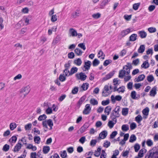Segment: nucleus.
I'll return each instance as SVG.
<instances>
[{"label":"nucleus","instance_id":"obj_1","mask_svg":"<svg viewBox=\"0 0 158 158\" xmlns=\"http://www.w3.org/2000/svg\"><path fill=\"white\" fill-rule=\"evenodd\" d=\"M145 158H158V148L154 147L146 154Z\"/></svg>","mask_w":158,"mask_h":158},{"label":"nucleus","instance_id":"obj_2","mask_svg":"<svg viewBox=\"0 0 158 158\" xmlns=\"http://www.w3.org/2000/svg\"><path fill=\"white\" fill-rule=\"evenodd\" d=\"M130 69L129 66L127 65L123 66L122 69L119 71L118 77L120 78H123L126 75H128L130 73Z\"/></svg>","mask_w":158,"mask_h":158},{"label":"nucleus","instance_id":"obj_3","mask_svg":"<svg viewBox=\"0 0 158 158\" xmlns=\"http://www.w3.org/2000/svg\"><path fill=\"white\" fill-rule=\"evenodd\" d=\"M119 111L120 107L118 106H117L114 110H113L111 114L110 117L112 120L114 121L115 119H116V118L120 116Z\"/></svg>","mask_w":158,"mask_h":158},{"label":"nucleus","instance_id":"obj_4","mask_svg":"<svg viewBox=\"0 0 158 158\" xmlns=\"http://www.w3.org/2000/svg\"><path fill=\"white\" fill-rule=\"evenodd\" d=\"M43 127L46 129H48L47 125L50 127V130L52 129V127L53 125V123L51 119H49L47 120L43 121L42 122Z\"/></svg>","mask_w":158,"mask_h":158},{"label":"nucleus","instance_id":"obj_5","mask_svg":"<svg viewBox=\"0 0 158 158\" xmlns=\"http://www.w3.org/2000/svg\"><path fill=\"white\" fill-rule=\"evenodd\" d=\"M30 91V89L28 86H26L25 87L22 88L20 92L21 94V97H22L23 95V98H25L26 96L29 93Z\"/></svg>","mask_w":158,"mask_h":158},{"label":"nucleus","instance_id":"obj_6","mask_svg":"<svg viewBox=\"0 0 158 158\" xmlns=\"http://www.w3.org/2000/svg\"><path fill=\"white\" fill-rule=\"evenodd\" d=\"M125 87L124 85H122L118 88H117L116 86L114 87V91H117L118 93H123L125 91Z\"/></svg>","mask_w":158,"mask_h":158},{"label":"nucleus","instance_id":"obj_7","mask_svg":"<svg viewBox=\"0 0 158 158\" xmlns=\"http://www.w3.org/2000/svg\"><path fill=\"white\" fill-rule=\"evenodd\" d=\"M76 77L78 79H80L82 81H85L86 78L87 76L84 73L82 72L78 73H76L75 75Z\"/></svg>","mask_w":158,"mask_h":158},{"label":"nucleus","instance_id":"obj_8","mask_svg":"<svg viewBox=\"0 0 158 158\" xmlns=\"http://www.w3.org/2000/svg\"><path fill=\"white\" fill-rule=\"evenodd\" d=\"M110 93V92L109 90V87L107 85H105L104 88L102 92V95L104 97L108 96Z\"/></svg>","mask_w":158,"mask_h":158},{"label":"nucleus","instance_id":"obj_9","mask_svg":"<svg viewBox=\"0 0 158 158\" xmlns=\"http://www.w3.org/2000/svg\"><path fill=\"white\" fill-rule=\"evenodd\" d=\"M91 110V107L90 106V105L87 104L85 106V107L83 111V114L84 115H87L89 114Z\"/></svg>","mask_w":158,"mask_h":158},{"label":"nucleus","instance_id":"obj_10","mask_svg":"<svg viewBox=\"0 0 158 158\" xmlns=\"http://www.w3.org/2000/svg\"><path fill=\"white\" fill-rule=\"evenodd\" d=\"M122 98V97L120 95H116L115 96L112 95L111 97V100L113 103L115 102L116 101H120Z\"/></svg>","mask_w":158,"mask_h":158},{"label":"nucleus","instance_id":"obj_11","mask_svg":"<svg viewBox=\"0 0 158 158\" xmlns=\"http://www.w3.org/2000/svg\"><path fill=\"white\" fill-rule=\"evenodd\" d=\"M114 74V71H112L110 72L109 73L106 74V76L103 78V80L106 81L111 78Z\"/></svg>","mask_w":158,"mask_h":158},{"label":"nucleus","instance_id":"obj_12","mask_svg":"<svg viewBox=\"0 0 158 158\" xmlns=\"http://www.w3.org/2000/svg\"><path fill=\"white\" fill-rule=\"evenodd\" d=\"M23 145L19 142H18L15 146L13 151L14 152H18L21 149Z\"/></svg>","mask_w":158,"mask_h":158},{"label":"nucleus","instance_id":"obj_13","mask_svg":"<svg viewBox=\"0 0 158 158\" xmlns=\"http://www.w3.org/2000/svg\"><path fill=\"white\" fill-rule=\"evenodd\" d=\"M157 88L154 86L151 89L149 93V95L152 97H154L157 94Z\"/></svg>","mask_w":158,"mask_h":158},{"label":"nucleus","instance_id":"obj_14","mask_svg":"<svg viewBox=\"0 0 158 158\" xmlns=\"http://www.w3.org/2000/svg\"><path fill=\"white\" fill-rule=\"evenodd\" d=\"M130 32L131 29L130 28H129L126 30L122 31L120 33V35L122 37H124Z\"/></svg>","mask_w":158,"mask_h":158},{"label":"nucleus","instance_id":"obj_15","mask_svg":"<svg viewBox=\"0 0 158 158\" xmlns=\"http://www.w3.org/2000/svg\"><path fill=\"white\" fill-rule=\"evenodd\" d=\"M91 64V62L89 60L85 62V64L84 66V70L86 71L89 69Z\"/></svg>","mask_w":158,"mask_h":158},{"label":"nucleus","instance_id":"obj_16","mask_svg":"<svg viewBox=\"0 0 158 158\" xmlns=\"http://www.w3.org/2000/svg\"><path fill=\"white\" fill-rule=\"evenodd\" d=\"M146 151L147 150L145 148H142L139 151L137 156L141 158L143 156L144 154L146 152Z\"/></svg>","mask_w":158,"mask_h":158},{"label":"nucleus","instance_id":"obj_17","mask_svg":"<svg viewBox=\"0 0 158 158\" xmlns=\"http://www.w3.org/2000/svg\"><path fill=\"white\" fill-rule=\"evenodd\" d=\"M145 77V76L144 74H141L139 75L138 77L135 78L134 80V81L135 82L140 81H143Z\"/></svg>","mask_w":158,"mask_h":158},{"label":"nucleus","instance_id":"obj_18","mask_svg":"<svg viewBox=\"0 0 158 158\" xmlns=\"http://www.w3.org/2000/svg\"><path fill=\"white\" fill-rule=\"evenodd\" d=\"M89 126L87 123H85L80 128L79 131L81 133H83L85 131Z\"/></svg>","mask_w":158,"mask_h":158},{"label":"nucleus","instance_id":"obj_19","mask_svg":"<svg viewBox=\"0 0 158 158\" xmlns=\"http://www.w3.org/2000/svg\"><path fill=\"white\" fill-rule=\"evenodd\" d=\"M85 96H83L81 97L77 103V105L79 107H80L83 103L85 100Z\"/></svg>","mask_w":158,"mask_h":158},{"label":"nucleus","instance_id":"obj_20","mask_svg":"<svg viewBox=\"0 0 158 158\" xmlns=\"http://www.w3.org/2000/svg\"><path fill=\"white\" fill-rule=\"evenodd\" d=\"M137 35L135 34H132L129 38V41H134L137 39Z\"/></svg>","mask_w":158,"mask_h":158},{"label":"nucleus","instance_id":"obj_21","mask_svg":"<svg viewBox=\"0 0 158 158\" xmlns=\"http://www.w3.org/2000/svg\"><path fill=\"white\" fill-rule=\"evenodd\" d=\"M113 84L114 86H116L117 88V86L119 85L121 83L120 80L118 78L114 79L113 80Z\"/></svg>","mask_w":158,"mask_h":158},{"label":"nucleus","instance_id":"obj_22","mask_svg":"<svg viewBox=\"0 0 158 158\" xmlns=\"http://www.w3.org/2000/svg\"><path fill=\"white\" fill-rule=\"evenodd\" d=\"M117 123V119H115L114 121H110L108 123V126L110 128H112L114 125L116 123Z\"/></svg>","mask_w":158,"mask_h":158},{"label":"nucleus","instance_id":"obj_23","mask_svg":"<svg viewBox=\"0 0 158 158\" xmlns=\"http://www.w3.org/2000/svg\"><path fill=\"white\" fill-rule=\"evenodd\" d=\"M69 33L71 34L70 36L73 37L76 36L77 35V31L73 28H70L69 31Z\"/></svg>","mask_w":158,"mask_h":158},{"label":"nucleus","instance_id":"obj_24","mask_svg":"<svg viewBox=\"0 0 158 158\" xmlns=\"http://www.w3.org/2000/svg\"><path fill=\"white\" fill-rule=\"evenodd\" d=\"M112 108L110 106H107L105 109L104 113L106 115H108L111 110Z\"/></svg>","mask_w":158,"mask_h":158},{"label":"nucleus","instance_id":"obj_25","mask_svg":"<svg viewBox=\"0 0 158 158\" xmlns=\"http://www.w3.org/2000/svg\"><path fill=\"white\" fill-rule=\"evenodd\" d=\"M107 134V133L106 131H103L99 134V137L102 139H104L106 137Z\"/></svg>","mask_w":158,"mask_h":158},{"label":"nucleus","instance_id":"obj_26","mask_svg":"<svg viewBox=\"0 0 158 158\" xmlns=\"http://www.w3.org/2000/svg\"><path fill=\"white\" fill-rule=\"evenodd\" d=\"M149 109L148 107H146L145 109H143L142 110V113L143 114L146 116L145 117V118H146L147 117V116L148 115L149 112Z\"/></svg>","mask_w":158,"mask_h":158},{"label":"nucleus","instance_id":"obj_27","mask_svg":"<svg viewBox=\"0 0 158 158\" xmlns=\"http://www.w3.org/2000/svg\"><path fill=\"white\" fill-rule=\"evenodd\" d=\"M98 57L102 59H104L105 58V54L101 50H100L97 54Z\"/></svg>","mask_w":158,"mask_h":158},{"label":"nucleus","instance_id":"obj_28","mask_svg":"<svg viewBox=\"0 0 158 158\" xmlns=\"http://www.w3.org/2000/svg\"><path fill=\"white\" fill-rule=\"evenodd\" d=\"M110 0H104L100 4V6H101L100 8L102 9L104 7L107 5L108 2H109Z\"/></svg>","mask_w":158,"mask_h":158},{"label":"nucleus","instance_id":"obj_29","mask_svg":"<svg viewBox=\"0 0 158 158\" xmlns=\"http://www.w3.org/2000/svg\"><path fill=\"white\" fill-rule=\"evenodd\" d=\"M138 34H139L140 36L142 39L145 38L147 35L146 33L144 31H139Z\"/></svg>","mask_w":158,"mask_h":158},{"label":"nucleus","instance_id":"obj_30","mask_svg":"<svg viewBox=\"0 0 158 158\" xmlns=\"http://www.w3.org/2000/svg\"><path fill=\"white\" fill-rule=\"evenodd\" d=\"M61 40V38L60 36L58 35L56 36V38L53 40L52 44L53 45H55L58 43Z\"/></svg>","mask_w":158,"mask_h":158},{"label":"nucleus","instance_id":"obj_31","mask_svg":"<svg viewBox=\"0 0 158 158\" xmlns=\"http://www.w3.org/2000/svg\"><path fill=\"white\" fill-rule=\"evenodd\" d=\"M27 149H31L33 151H36L37 149L36 147L35 146H33L31 144H29L26 147Z\"/></svg>","mask_w":158,"mask_h":158},{"label":"nucleus","instance_id":"obj_32","mask_svg":"<svg viewBox=\"0 0 158 158\" xmlns=\"http://www.w3.org/2000/svg\"><path fill=\"white\" fill-rule=\"evenodd\" d=\"M150 64L148 60L144 62L141 65V67L145 69H147L149 66Z\"/></svg>","mask_w":158,"mask_h":158},{"label":"nucleus","instance_id":"obj_33","mask_svg":"<svg viewBox=\"0 0 158 158\" xmlns=\"http://www.w3.org/2000/svg\"><path fill=\"white\" fill-rule=\"evenodd\" d=\"M50 150V148L48 146H44L43 148V152L44 154L48 153Z\"/></svg>","mask_w":158,"mask_h":158},{"label":"nucleus","instance_id":"obj_34","mask_svg":"<svg viewBox=\"0 0 158 158\" xmlns=\"http://www.w3.org/2000/svg\"><path fill=\"white\" fill-rule=\"evenodd\" d=\"M89 86V84L88 83H83L81 86V88L83 91L87 90Z\"/></svg>","mask_w":158,"mask_h":158},{"label":"nucleus","instance_id":"obj_35","mask_svg":"<svg viewBox=\"0 0 158 158\" xmlns=\"http://www.w3.org/2000/svg\"><path fill=\"white\" fill-rule=\"evenodd\" d=\"M17 138L16 136H13L10 139H9V141L11 143H15L17 140Z\"/></svg>","mask_w":158,"mask_h":158},{"label":"nucleus","instance_id":"obj_36","mask_svg":"<svg viewBox=\"0 0 158 158\" xmlns=\"http://www.w3.org/2000/svg\"><path fill=\"white\" fill-rule=\"evenodd\" d=\"M145 49V45H141L139 48L138 52L139 53H142L144 52Z\"/></svg>","mask_w":158,"mask_h":158},{"label":"nucleus","instance_id":"obj_37","mask_svg":"<svg viewBox=\"0 0 158 158\" xmlns=\"http://www.w3.org/2000/svg\"><path fill=\"white\" fill-rule=\"evenodd\" d=\"M129 109L128 108H123L122 110V114L123 116L127 115L128 113Z\"/></svg>","mask_w":158,"mask_h":158},{"label":"nucleus","instance_id":"obj_38","mask_svg":"<svg viewBox=\"0 0 158 158\" xmlns=\"http://www.w3.org/2000/svg\"><path fill=\"white\" fill-rule=\"evenodd\" d=\"M142 120L143 118L140 115H138L135 117V120L138 123H140Z\"/></svg>","mask_w":158,"mask_h":158},{"label":"nucleus","instance_id":"obj_39","mask_svg":"<svg viewBox=\"0 0 158 158\" xmlns=\"http://www.w3.org/2000/svg\"><path fill=\"white\" fill-rule=\"evenodd\" d=\"M17 126V125L15 123H11L10 124V128L11 131H13L16 128Z\"/></svg>","mask_w":158,"mask_h":158},{"label":"nucleus","instance_id":"obj_40","mask_svg":"<svg viewBox=\"0 0 158 158\" xmlns=\"http://www.w3.org/2000/svg\"><path fill=\"white\" fill-rule=\"evenodd\" d=\"M66 76L63 74H61L59 77V80L61 82H63L66 80Z\"/></svg>","mask_w":158,"mask_h":158},{"label":"nucleus","instance_id":"obj_41","mask_svg":"<svg viewBox=\"0 0 158 158\" xmlns=\"http://www.w3.org/2000/svg\"><path fill=\"white\" fill-rule=\"evenodd\" d=\"M147 79L148 82H151L154 81V78L152 75H149L147 76Z\"/></svg>","mask_w":158,"mask_h":158},{"label":"nucleus","instance_id":"obj_42","mask_svg":"<svg viewBox=\"0 0 158 158\" xmlns=\"http://www.w3.org/2000/svg\"><path fill=\"white\" fill-rule=\"evenodd\" d=\"M151 126L153 129H156L158 127V121L157 120L155 121L154 122L152 123Z\"/></svg>","mask_w":158,"mask_h":158},{"label":"nucleus","instance_id":"obj_43","mask_svg":"<svg viewBox=\"0 0 158 158\" xmlns=\"http://www.w3.org/2000/svg\"><path fill=\"white\" fill-rule=\"evenodd\" d=\"M63 74L66 77L71 76L69 70L67 69H64V70Z\"/></svg>","mask_w":158,"mask_h":158},{"label":"nucleus","instance_id":"obj_44","mask_svg":"<svg viewBox=\"0 0 158 158\" xmlns=\"http://www.w3.org/2000/svg\"><path fill=\"white\" fill-rule=\"evenodd\" d=\"M74 52L78 56H80L81 55L82 51L79 48H76L74 50Z\"/></svg>","mask_w":158,"mask_h":158},{"label":"nucleus","instance_id":"obj_45","mask_svg":"<svg viewBox=\"0 0 158 158\" xmlns=\"http://www.w3.org/2000/svg\"><path fill=\"white\" fill-rule=\"evenodd\" d=\"M41 139L39 136H35L34 138V141L35 143L39 144L40 142Z\"/></svg>","mask_w":158,"mask_h":158},{"label":"nucleus","instance_id":"obj_46","mask_svg":"<svg viewBox=\"0 0 158 158\" xmlns=\"http://www.w3.org/2000/svg\"><path fill=\"white\" fill-rule=\"evenodd\" d=\"M78 70V69L76 67H72L70 70V71L71 76L73 74L76 73Z\"/></svg>","mask_w":158,"mask_h":158},{"label":"nucleus","instance_id":"obj_47","mask_svg":"<svg viewBox=\"0 0 158 158\" xmlns=\"http://www.w3.org/2000/svg\"><path fill=\"white\" fill-rule=\"evenodd\" d=\"M90 103L93 106L97 105L98 104V101L94 98H91L90 100Z\"/></svg>","mask_w":158,"mask_h":158},{"label":"nucleus","instance_id":"obj_48","mask_svg":"<svg viewBox=\"0 0 158 158\" xmlns=\"http://www.w3.org/2000/svg\"><path fill=\"white\" fill-rule=\"evenodd\" d=\"M136 139V137L135 135H132L130 138L129 142L131 143H133Z\"/></svg>","mask_w":158,"mask_h":158},{"label":"nucleus","instance_id":"obj_49","mask_svg":"<svg viewBox=\"0 0 158 158\" xmlns=\"http://www.w3.org/2000/svg\"><path fill=\"white\" fill-rule=\"evenodd\" d=\"M129 129V126L127 124L123 125L122 126V130L124 131H126Z\"/></svg>","mask_w":158,"mask_h":158},{"label":"nucleus","instance_id":"obj_50","mask_svg":"<svg viewBox=\"0 0 158 158\" xmlns=\"http://www.w3.org/2000/svg\"><path fill=\"white\" fill-rule=\"evenodd\" d=\"M47 118V116L45 114H43V115H40L39 117L38 118V120L40 121H41L42 120L44 121V120L46 119Z\"/></svg>","mask_w":158,"mask_h":158},{"label":"nucleus","instance_id":"obj_51","mask_svg":"<svg viewBox=\"0 0 158 158\" xmlns=\"http://www.w3.org/2000/svg\"><path fill=\"white\" fill-rule=\"evenodd\" d=\"M135 151V152H138L140 148V146L138 143H136L134 146Z\"/></svg>","mask_w":158,"mask_h":158},{"label":"nucleus","instance_id":"obj_52","mask_svg":"<svg viewBox=\"0 0 158 158\" xmlns=\"http://www.w3.org/2000/svg\"><path fill=\"white\" fill-rule=\"evenodd\" d=\"M101 149L100 148H98L97 151H95L94 154V155L96 157H98L100 154Z\"/></svg>","mask_w":158,"mask_h":158},{"label":"nucleus","instance_id":"obj_53","mask_svg":"<svg viewBox=\"0 0 158 158\" xmlns=\"http://www.w3.org/2000/svg\"><path fill=\"white\" fill-rule=\"evenodd\" d=\"M133 83L132 82H130L127 84V87L129 90H132L133 89Z\"/></svg>","mask_w":158,"mask_h":158},{"label":"nucleus","instance_id":"obj_54","mask_svg":"<svg viewBox=\"0 0 158 158\" xmlns=\"http://www.w3.org/2000/svg\"><path fill=\"white\" fill-rule=\"evenodd\" d=\"M136 93L135 91H133L131 93V96L133 99H135L137 98V97H136Z\"/></svg>","mask_w":158,"mask_h":158},{"label":"nucleus","instance_id":"obj_55","mask_svg":"<svg viewBox=\"0 0 158 158\" xmlns=\"http://www.w3.org/2000/svg\"><path fill=\"white\" fill-rule=\"evenodd\" d=\"M140 5V3H137L134 4L133 5V9L135 10H137L139 6Z\"/></svg>","mask_w":158,"mask_h":158},{"label":"nucleus","instance_id":"obj_56","mask_svg":"<svg viewBox=\"0 0 158 158\" xmlns=\"http://www.w3.org/2000/svg\"><path fill=\"white\" fill-rule=\"evenodd\" d=\"M78 91V88L77 87H75L72 90V93L73 94H77Z\"/></svg>","mask_w":158,"mask_h":158},{"label":"nucleus","instance_id":"obj_57","mask_svg":"<svg viewBox=\"0 0 158 158\" xmlns=\"http://www.w3.org/2000/svg\"><path fill=\"white\" fill-rule=\"evenodd\" d=\"M32 124L31 123H29L26 124L24 128L25 130H29L30 129L31 127Z\"/></svg>","mask_w":158,"mask_h":158},{"label":"nucleus","instance_id":"obj_58","mask_svg":"<svg viewBox=\"0 0 158 158\" xmlns=\"http://www.w3.org/2000/svg\"><path fill=\"white\" fill-rule=\"evenodd\" d=\"M148 31L150 33H152L155 32L156 31V29L154 27H150L148 28Z\"/></svg>","mask_w":158,"mask_h":158},{"label":"nucleus","instance_id":"obj_59","mask_svg":"<svg viewBox=\"0 0 158 158\" xmlns=\"http://www.w3.org/2000/svg\"><path fill=\"white\" fill-rule=\"evenodd\" d=\"M9 146L7 144H6L3 146L2 150L5 152H7L9 150Z\"/></svg>","mask_w":158,"mask_h":158},{"label":"nucleus","instance_id":"obj_60","mask_svg":"<svg viewBox=\"0 0 158 158\" xmlns=\"http://www.w3.org/2000/svg\"><path fill=\"white\" fill-rule=\"evenodd\" d=\"M137 127L136 124L134 123H132L130 125V128L131 130H133L135 129Z\"/></svg>","mask_w":158,"mask_h":158},{"label":"nucleus","instance_id":"obj_61","mask_svg":"<svg viewBox=\"0 0 158 158\" xmlns=\"http://www.w3.org/2000/svg\"><path fill=\"white\" fill-rule=\"evenodd\" d=\"M146 144L148 146L150 147L153 145V143L151 139H148L146 141Z\"/></svg>","mask_w":158,"mask_h":158},{"label":"nucleus","instance_id":"obj_62","mask_svg":"<svg viewBox=\"0 0 158 158\" xmlns=\"http://www.w3.org/2000/svg\"><path fill=\"white\" fill-rule=\"evenodd\" d=\"M117 134V132L116 131H113L110 135V138L111 139L114 138Z\"/></svg>","mask_w":158,"mask_h":158},{"label":"nucleus","instance_id":"obj_63","mask_svg":"<svg viewBox=\"0 0 158 158\" xmlns=\"http://www.w3.org/2000/svg\"><path fill=\"white\" fill-rule=\"evenodd\" d=\"M52 109L49 107H48L45 110V113L47 114H50L52 113Z\"/></svg>","mask_w":158,"mask_h":158},{"label":"nucleus","instance_id":"obj_64","mask_svg":"<svg viewBox=\"0 0 158 158\" xmlns=\"http://www.w3.org/2000/svg\"><path fill=\"white\" fill-rule=\"evenodd\" d=\"M68 57L69 59H73L74 57V54L73 52L69 53L68 55Z\"/></svg>","mask_w":158,"mask_h":158}]
</instances>
